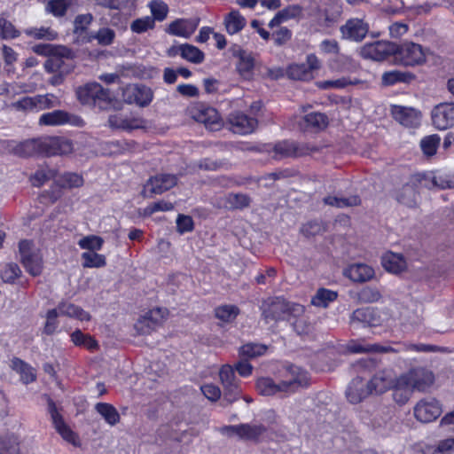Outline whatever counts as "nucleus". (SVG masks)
Here are the masks:
<instances>
[{
  "instance_id": "ddd939ff",
  "label": "nucleus",
  "mask_w": 454,
  "mask_h": 454,
  "mask_svg": "<svg viewBox=\"0 0 454 454\" xmlns=\"http://www.w3.org/2000/svg\"><path fill=\"white\" fill-rule=\"evenodd\" d=\"M434 127L445 130L454 127V102H444L436 105L431 111Z\"/></svg>"
},
{
  "instance_id": "e2e57ef3",
  "label": "nucleus",
  "mask_w": 454,
  "mask_h": 454,
  "mask_svg": "<svg viewBox=\"0 0 454 454\" xmlns=\"http://www.w3.org/2000/svg\"><path fill=\"white\" fill-rule=\"evenodd\" d=\"M55 176L54 170L49 168H42L31 176V183L34 186L40 187Z\"/></svg>"
},
{
  "instance_id": "8fccbe9b",
  "label": "nucleus",
  "mask_w": 454,
  "mask_h": 454,
  "mask_svg": "<svg viewBox=\"0 0 454 454\" xmlns=\"http://www.w3.org/2000/svg\"><path fill=\"white\" fill-rule=\"evenodd\" d=\"M182 59L193 64H200L205 59V54L198 47L184 43Z\"/></svg>"
},
{
  "instance_id": "69168bd1",
  "label": "nucleus",
  "mask_w": 454,
  "mask_h": 454,
  "mask_svg": "<svg viewBox=\"0 0 454 454\" xmlns=\"http://www.w3.org/2000/svg\"><path fill=\"white\" fill-rule=\"evenodd\" d=\"M59 316L57 309H52L46 313V321L43 327V333L46 335H52L58 329L59 321L58 317Z\"/></svg>"
},
{
  "instance_id": "9d476101",
  "label": "nucleus",
  "mask_w": 454,
  "mask_h": 454,
  "mask_svg": "<svg viewBox=\"0 0 454 454\" xmlns=\"http://www.w3.org/2000/svg\"><path fill=\"white\" fill-rule=\"evenodd\" d=\"M48 411L56 431L60 434L63 440L74 447L80 446V439L76 433L64 421L62 416L58 411L55 403L49 399Z\"/></svg>"
},
{
  "instance_id": "49530a36",
  "label": "nucleus",
  "mask_w": 454,
  "mask_h": 454,
  "mask_svg": "<svg viewBox=\"0 0 454 454\" xmlns=\"http://www.w3.org/2000/svg\"><path fill=\"white\" fill-rule=\"evenodd\" d=\"M397 200L409 207L416 206L417 194L415 188L411 184L403 185L396 195Z\"/></svg>"
},
{
  "instance_id": "412c9836",
  "label": "nucleus",
  "mask_w": 454,
  "mask_h": 454,
  "mask_svg": "<svg viewBox=\"0 0 454 454\" xmlns=\"http://www.w3.org/2000/svg\"><path fill=\"white\" fill-rule=\"evenodd\" d=\"M392 115L396 121L405 127H417L420 123L419 113L411 107L394 106Z\"/></svg>"
},
{
  "instance_id": "2eb2a0df",
  "label": "nucleus",
  "mask_w": 454,
  "mask_h": 454,
  "mask_svg": "<svg viewBox=\"0 0 454 454\" xmlns=\"http://www.w3.org/2000/svg\"><path fill=\"white\" fill-rule=\"evenodd\" d=\"M395 50V43L386 41H377L364 44L360 50V55L366 59L382 61L390 55H394Z\"/></svg>"
},
{
  "instance_id": "aec40b11",
  "label": "nucleus",
  "mask_w": 454,
  "mask_h": 454,
  "mask_svg": "<svg viewBox=\"0 0 454 454\" xmlns=\"http://www.w3.org/2000/svg\"><path fill=\"white\" fill-rule=\"evenodd\" d=\"M341 37L346 40L360 42L369 31V26L360 19H349L340 27Z\"/></svg>"
},
{
  "instance_id": "f8f14e48",
  "label": "nucleus",
  "mask_w": 454,
  "mask_h": 454,
  "mask_svg": "<svg viewBox=\"0 0 454 454\" xmlns=\"http://www.w3.org/2000/svg\"><path fill=\"white\" fill-rule=\"evenodd\" d=\"M219 377L224 389V400L229 403L238 400L240 397L241 389L233 368L229 364L223 365L219 372Z\"/></svg>"
},
{
  "instance_id": "ea45409f",
  "label": "nucleus",
  "mask_w": 454,
  "mask_h": 454,
  "mask_svg": "<svg viewBox=\"0 0 454 454\" xmlns=\"http://www.w3.org/2000/svg\"><path fill=\"white\" fill-rule=\"evenodd\" d=\"M239 312L240 310L236 305L224 304L215 308V316L223 323H231L236 319Z\"/></svg>"
},
{
  "instance_id": "774afa93",
  "label": "nucleus",
  "mask_w": 454,
  "mask_h": 454,
  "mask_svg": "<svg viewBox=\"0 0 454 454\" xmlns=\"http://www.w3.org/2000/svg\"><path fill=\"white\" fill-rule=\"evenodd\" d=\"M92 37L101 45H110L114 40L115 33L111 28L102 27Z\"/></svg>"
},
{
  "instance_id": "39448f33",
  "label": "nucleus",
  "mask_w": 454,
  "mask_h": 454,
  "mask_svg": "<svg viewBox=\"0 0 454 454\" xmlns=\"http://www.w3.org/2000/svg\"><path fill=\"white\" fill-rule=\"evenodd\" d=\"M402 384H406L415 392H427L434 382V374L425 367H414L399 375Z\"/></svg>"
},
{
  "instance_id": "6e6d98bb",
  "label": "nucleus",
  "mask_w": 454,
  "mask_h": 454,
  "mask_svg": "<svg viewBox=\"0 0 454 454\" xmlns=\"http://www.w3.org/2000/svg\"><path fill=\"white\" fill-rule=\"evenodd\" d=\"M84 268H100L106 265V257L94 252H84L82 254Z\"/></svg>"
},
{
  "instance_id": "473e14b6",
  "label": "nucleus",
  "mask_w": 454,
  "mask_h": 454,
  "mask_svg": "<svg viewBox=\"0 0 454 454\" xmlns=\"http://www.w3.org/2000/svg\"><path fill=\"white\" fill-rule=\"evenodd\" d=\"M377 312L372 308H362L356 309L351 317L353 323H361L364 325L375 326L380 321L376 316Z\"/></svg>"
},
{
  "instance_id": "e433bc0d",
  "label": "nucleus",
  "mask_w": 454,
  "mask_h": 454,
  "mask_svg": "<svg viewBox=\"0 0 454 454\" xmlns=\"http://www.w3.org/2000/svg\"><path fill=\"white\" fill-rule=\"evenodd\" d=\"M98 5L130 14L135 10L137 0H95Z\"/></svg>"
},
{
  "instance_id": "7ed1b4c3",
  "label": "nucleus",
  "mask_w": 454,
  "mask_h": 454,
  "mask_svg": "<svg viewBox=\"0 0 454 454\" xmlns=\"http://www.w3.org/2000/svg\"><path fill=\"white\" fill-rule=\"evenodd\" d=\"M262 317L269 321H292V317L303 315L304 307L301 304L290 302L282 297L270 299L263 302Z\"/></svg>"
},
{
  "instance_id": "cd10ccee",
  "label": "nucleus",
  "mask_w": 454,
  "mask_h": 454,
  "mask_svg": "<svg viewBox=\"0 0 454 454\" xmlns=\"http://www.w3.org/2000/svg\"><path fill=\"white\" fill-rule=\"evenodd\" d=\"M348 350L351 353H389L395 352L390 346L380 345L379 343H364L352 341L348 345Z\"/></svg>"
},
{
  "instance_id": "58836bf2",
  "label": "nucleus",
  "mask_w": 454,
  "mask_h": 454,
  "mask_svg": "<svg viewBox=\"0 0 454 454\" xmlns=\"http://www.w3.org/2000/svg\"><path fill=\"white\" fill-rule=\"evenodd\" d=\"M224 25L230 35L239 33L246 25V19L239 11H231L224 19Z\"/></svg>"
},
{
  "instance_id": "2f4dec72",
  "label": "nucleus",
  "mask_w": 454,
  "mask_h": 454,
  "mask_svg": "<svg viewBox=\"0 0 454 454\" xmlns=\"http://www.w3.org/2000/svg\"><path fill=\"white\" fill-rule=\"evenodd\" d=\"M19 436L13 433L0 434V454H21Z\"/></svg>"
},
{
  "instance_id": "09e8293b",
  "label": "nucleus",
  "mask_w": 454,
  "mask_h": 454,
  "mask_svg": "<svg viewBox=\"0 0 454 454\" xmlns=\"http://www.w3.org/2000/svg\"><path fill=\"white\" fill-rule=\"evenodd\" d=\"M440 142L441 137L439 135H429L421 139L420 148L427 157H431L436 153Z\"/></svg>"
},
{
  "instance_id": "f704fd0d",
  "label": "nucleus",
  "mask_w": 454,
  "mask_h": 454,
  "mask_svg": "<svg viewBox=\"0 0 454 454\" xmlns=\"http://www.w3.org/2000/svg\"><path fill=\"white\" fill-rule=\"evenodd\" d=\"M96 411L104 419L106 423L115 426L120 422V414L116 408L108 403H98L95 405Z\"/></svg>"
},
{
  "instance_id": "79ce46f5",
  "label": "nucleus",
  "mask_w": 454,
  "mask_h": 454,
  "mask_svg": "<svg viewBox=\"0 0 454 454\" xmlns=\"http://www.w3.org/2000/svg\"><path fill=\"white\" fill-rule=\"evenodd\" d=\"M424 454H454V437L439 440L434 446L427 447Z\"/></svg>"
},
{
  "instance_id": "f3484780",
  "label": "nucleus",
  "mask_w": 454,
  "mask_h": 454,
  "mask_svg": "<svg viewBox=\"0 0 454 454\" xmlns=\"http://www.w3.org/2000/svg\"><path fill=\"white\" fill-rule=\"evenodd\" d=\"M192 115L196 121L203 123L210 130H218L222 126L218 112L211 106L198 105L192 108Z\"/></svg>"
},
{
  "instance_id": "603ef678",
  "label": "nucleus",
  "mask_w": 454,
  "mask_h": 454,
  "mask_svg": "<svg viewBox=\"0 0 454 454\" xmlns=\"http://www.w3.org/2000/svg\"><path fill=\"white\" fill-rule=\"evenodd\" d=\"M253 69L254 59L246 52L241 53L237 64V70L239 74L245 79H249L252 76Z\"/></svg>"
},
{
  "instance_id": "6e6552de",
  "label": "nucleus",
  "mask_w": 454,
  "mask_h": 454,
  "mask_svg": "<svg viewBox=\"0 0 454 454\" xmlns=\"http://www.w3.org/2000/svg\"><path fill=\"white\" fill-rule=\"evenodd\" d=\"M168 316V310L163 308H154L141 316L134 328L137 334L146 335L155 331Z\"/></svg>"
},
{
  "instance_id": "a878e982",
  "label": "nucleus",
  "mask_w": 454,
  "mask_h": 454,
  "mask_svg": "<svg viewBox=\"0 0 454 454\" xmlns=\"http://www.w3.org/2000/svg\"><path fill=\"white\" fill-rule=\"evenodd\" d=\"M110 127L122 130L130 131L143 127L142 121L131 116L116 114L109 116Z\"/></svg>"
},
{
  "instance_id": "9b49d317",
  "label": "nucleus",
  "mask_w": 454,
  "mask_h": 454,
  "mask_svg": "<svg viewBox=\"0 0 454 454\" xmlns=\"http://www.w3.org/2000/svg\"><path fill=\"white\" fill-rule=\"evenodd\" d=\"M420 185L427 189H453L454 171H434L419 175Z\"/></svg>"
},
{
  "instance_id": "13d9d810",
  "label": "nucleus",
  "mask_w": 454,
  "mask_h": 454,
  "mask_svg": "<svg viewBox=\"0 0 454 454\" xmlns=\"http://www.w3.org/2000/svg\"><path fill=\"white\" fill-rule=\"evenodd\" d=\"M267 346L259 343H247L239 348V354L249 358L265 354Z\"/></svg>"
},
{
  "instance_id": "72a5a7b5",
  "label": "nucleus",
  "mask_w": 454,
  "mask_h": 454,
  "mask_svg": "<svg viewBox=\"0 0 454 454\" xmlns=\"http://www.w3.org/2000/svg\"><path fill=\"white\" fill-rule=\"evenodd\" d=\"M265 431L262 425L239 424L238 437L244 441H257Z\"/></svg>"
},
{
  "instance_id": "3c124183",
  "label": "nucleus",
  "mask_w": 454,
  "mask_h": 454,
  "mask_svg": "<svg viewBox=\"0 0 454 454\" xmlns=\"http://www.w3.org/2000/svg\"><path fill=\"white\" fill-rule=\"evenodd\" d=\"M287 74L291 79L307 81L312 79L313 75L309 72V67L306 64H293L287 69Z\"/></svg>"
},
{
  "instance_id": "4d7b16f0",
  "label": "nucleus",
  "mask_w": 454,
  "mask_h": 454,
  "mask_svg": "<svg viewBox=\"0 0 454 454\" xmlns=\"http://www.w3.org/2000/svg\"><path fill=\"white\" fill-rule=\"evenodd\" d=\"M93 21V16L90 13L79 14L74 18V35L80 36L86 32L89 26Z\"/></svg>"
},
{
  "instance_id": "6ab92c4d",
  "label": "nucleus",
  "mask_w": 454,
  "mask_h": 454,
  "mask_svg": "<svg viewBox=\"0 0 454 454\" xmlns=\"http://www.w3.org/2000/svg\"><path fill=\"white\" fill-rule=\"evenodd\" d=\"M227 123L233 133L247 135L255 129L257 120L241 112H233L229 114Z\"/></svg>"
},
{
  "instance_id": "bb28decb",
  "label": "nucleus",
  "mask_w": 454,
  "mask_h": 454,
  "mask_svg": "<svg viewBox=\"0 0 454 454\" xmlns=\"http://www.w3.org/2000/svg\"><path fill=\"white\" fill-rule=\"evenodd\" d=\"M345 274L354 282H365L373 278L374 270L367 264L356 263L350 265Z\"/></svg>"
},
{
  "instance_id": "423d86ee",
  "label": "nucleus",
  "mask_w": 454,
  "mask_h": 454,
  "mask_svg": "<svg viewBox=\"0 0 454 454\" xmlns=\"http://www.w3.org/2000/svg\"><path fill=\"white\" fill-rule=\"evenodd\" d=\"M394 56L397 63L405 67H414L426 61L423 47L419 43L408 41L399 45L395 44Z\"/></svg>"
},
{
  "instance_id": "a18cd8bd",
  "label": "nucleus",
  "mask_w": 454,
  "mask_h": 454,
  "mask_svg": "<svg viewBox=\"0 0 454 454\" xmlns=\"http://www.w3.org/2000/svg\"><path fill=\"white\" fill-rule=\"evenodd\" d=\"M337 298V293L325 289L320 288L317 290L316 294L311 299V303L317 307L325 308L330 302L335 301Z\"/></svg>"
},
{
  "instance_id": "f257e3e1",
  "label": "nucleus",
  "mask_w": 454,
  "mask_h": 454,
  "mask_svg": "<svg viewBox=\"0 0 454 454\" xmlns=\"http://www.w3.org/2000/svg\"><path fill=\"white\" fill-rule=\"evenodd\" d=\"M308 372L296 365L288 366L279 382L270 378H261L257 380L256 387L262 395L277 394H292L309 385Z\"/></svg>"
},
{
  "instance_id": "bf43d9fd",
  "label": "nucleus",
  "mask_w": 454,
  "mask_h": 454,
  "mask_svg": "<svg viewBox=\"0 0 454 454\" xmlns=\"http://www.w3.org/2000/svg\"><path fill=\"white\" fill-rule=\"evenodd\" d=\"M21 275V270L17 263L10 262L1 270V278L5 283H13Z\"/></svg>"
},
{
  "instance_id": "de8ad7c7",
  "label": "nucleus",
  "mask_w": 454,
  "mask_h": 454,
  "mask_svg": "<svg viewBox=\"0 0 454 454\" xmlns=\"http://www.w3.org/2000/svg\"><path fill=\"white\" fill-rule=\"evenodd\" d=\"M306 128H311L316 130H322L328 125V118L321 113H310L304 116Z\"/></svg>"
},
{
  "instance_id": "1a4fd4ad",
  "label": "nucleus",
  "mask_w": 454,
  "mask_h": 454,
  "mask_svg": "<svg viewBox=\"0 0 454 454\" xmlns=\"http://www.w3.org/2000/svg\"><path fill=\"white\" fill-rule=\"evenodd\" d=\"M398 376L391 368H383L375 372L367 381L372 395H380L390 390Z\"/></svg>"
},
{
  "instance_id": "c756f323",
  "label": "nucleus",
  "mask_w": 454,
  "mask_h": 454,
  "mask_svg": "<svg viewBox=\"0 0 454 454\" xmlns=\"http://www.w3.org/2000/svg\"><path fill=\"white\" fill-rule=\"evenodd\" d=\"M10 366L13 371L20 374V380L24 384H29L35 380L36 374L35 372V369L25 361L18 357H14L12 359Z\"/></svg>"
},
{
  "instance_id": "37998d69",
  "label": "nucleus",
  "mask_w": 454,
  "mask_h": 454,
  "mask_svg": "<svg viewBox=\"0 0 454 454\" xmlns=\"http://www.w3.org/2000/svg\"><path fill=\"white\" fill-rule=\"evenodd\" d=\"M57 184L62 188L73 189L82 186L84 180L83 177L77 173L67 172L57 179Z\"/></svg>"
},
{
  "instance_id": "338daca9",
  "label": "nucleus",
  "mask_w": 454,
  "mask_h": 454,
  "mask_svg": "<svg viewBox=\"0 0 454 454\" xmlns=\"http://www.w3.org/2000/svg\"><path fill=\"white\" fill-rule=\"evenodd\" d=\"M149 7L154 20L161 21L167 17L168 8L163 1L153 0L150 2Z\"/></svg>"
},
{
  "instance_id": "dca6fc26",
  "label": "nucleus",
  "mask_w": 454,
  "mask_h": 454,
  "mask_svg": "<svg viewBox=\"0 0 454 454\" xmlns=\"http://www.w3.org/2000/svg\"><path fill=\"white\" fill-rule=\"evenodd\" d=\"M39 124L45 126H60L65 124H71L74 126H82L83 120L77 116L71 114L63 110H54L52 112L43 114L39 118Z\"/></svg>"
},
{
  "instance_id": "a211bd4d",
  "label": "nucleus",
  "mask_w": 454,
  "mask_h": 454,
  "mask_svg": "<svg viewBox=\"0 0 454 454\" xmlns=\"http://www.w3.org/2000/svg\"><path fill=\"white\" fill-rule=\"evenodd\" d=\"M123 99L128 104L145 106L153 100V91L144 85L129 84L122 92Z\"/></svg>"
},
{
  "instance_id": "393cba45",
  "label": "nucleus",
  "mask_w": 454,
  "mask_h": 454,
  "mask_svg": "<svg viewBox=\"0 0 454 454\" xmlns=\"http://www.w3.org/2000/svg\"><path fill=\"white\" fill-rule=\"evenodd\" d=\"M70 54V51L66 48L58 49L44 63V68L48 73H64L70 71V67L66 65L64 56Z\"/></svg>"
},
{
  "instance_id": "c85d7f7f",
  "label": "nucleus",
  "mask_w": 454,
  "mask_h": 454,
  "mask_svg": "<svg viewBox=\"0 0 454 454\" xmlns=\"http://www.w3.org/2000/svg\"><path fill=\"white\" fill-rule=\"evenodd\" d=\"M56 309L60 316L75 318L80 321H90L91 318L90 315L81 307L67 301L59 302Z\"/></svg>"
},
{
  "instance_id": "4468645a",
  "label": "nucleus",
  "mask_w": 454,
  "mask_h": 454,
  "mask_svg": "<svg viewBox=\"0 0 454 454\" xmlns=\"http://www.w3.org/2000/svg\"><path fill=\"white\" fill-rule=\"evenodd\" d=\"M442 413L439 402L434 398H423L413 408V414L417 420L429 423L435 420Z\"/></svg>"
},
{
  "instance_id": "20e7f679",
  "label": "nucleus",
  "mask_w": 454,
  "mask_h": 454,
  "mask_svg": "<svg viewBox=\"0 0 454 454\" xmlns=\"http://www.w3.org/2000/svg\"><path fill=\"white\" fill-rule=\"evenodd\" d=\"M76 97L82 105L97 106L99 109L106 108L112 101L109 90L103 88L98 82H89L78 87Z\"/></svg>"
},
{
  "instance_id": "0e129e2a",
  "label": "nucleus",
  "mask_w": 454,
  "mask_h": 454,
  "mask_svg": "<svg viewBox=\"0 0 454 454\" xmlns=\"http://www.w3.org/2000/svg\"><path fill=\"white\" fill-rule=\"evenodd\" d=\"M104 240L102 238L95 235H90L81 239L78 245L82 249L90 250L93 252L95 250H100L103 246Z\"/></svg>"
},
{
  "instance_id": "4c0bfd02",
  "label": "nucleus",
  "mask_w": 454,
  "mask_h": 454,
  "mask_svg": "<svg viewBox=\"0 0 454 454\" xmlns=\"http://www.w3.org/2000/svg\"><path fill=\"white\" fill-rule=\"evenodd\" d=\"M391 389H393V399L399 405L405 404L413 394L409 386L402 384L400 376L397 377Z\"/></svg>"
},
{
  "instance_id": "0eeeda50",
  "label": "nucleus",
  "mask_w": 454,
  "mask_h": 454,
  "mask_svg": "<svg viewBox=\"0 0 454 454\" xmlns=\"http://www.w3.org/2000/svg\"><path fill=\"white\" fill-rule=\"evenodd\" d=\"M19 253L26 270L34 277L39 276L43 270V258L34 243L27 239L20 241Z\"/></svg>"
},
{
  "instance_id": "a19ab883",
  "label": "nucleus",
  "mask_w": 454,
  "mask_h": 454,
  "mask_svg": "<svg viewBox=\"0 0 454 454\" xmlns=\"http://www.w3.org/2000/svg\"><path fill=\"white\" fill-rule=\"evenodd\" d=\"M14 106L19 110L29 111V112H39L43 111L41 95H35L33 97H23L18 100Z\"/></svg>"
},
{
  "instance_id": "b1692460",
  "label": "nucleus",
  "mask_w": 454,
  "mask_h": 454,
  "mask_svg": "<svg viewBox=\"0 0 454 454\" xmlns=\"http://www.w3.org/2000/svg\"><path fill=\"white\" fill-rule=\"evenodd\" d=\"M199 20L195 19H180L171 22L167 29L170 35L188 38L197 29Z\"/></svg>"
},
{
  "instance_id": "4be33fe9",
  "label": "nucleus",
  "mask_w": 454,
  "mask_h": 454,
  "mask_svg": "<svg viewBox=\"0 0 454 454\" xmlns=\"http://www.w3.org/2000/svg\"><path fill=\"white\" fill-rule=\"evenodd\" d=\"M369 395H372V392L367 382H364L361 377L353 379L346 390L347 399L351 403H358Z\"/></svg>"
},
{
  "instance_id": "f03ea898",
  "label": "nucleus",
  "mask_w": 454,
  "mask_h": 454,
  "mask_svg": "<svg viewBox=\"0 0 454 454\" xmlns=\"http://www.w3.org/2000/svg\"><path fill=\"white\" fill-rule=\"evenodd\" d=\"M74 151L71 140L61 137H47L39 139L27 140L17 147V153L23 156H30L35 153L48 156L67 155Z\"/></svg>"
},
{
  "instance_id": "052dcab7",
  "label": "nucleus",
  "mask_w": 454,
  "mask_h": 454,
  "mask_svg": "<svg viewBox=\"0 0 454 454\" xmlns=\"http://www.w3.org/2000/svg\"><path fill=\"white\" fill-rule=\"evenodd\" d=\"M155 26L154 19L150 16H145L140 19L135 20L131 25L130 29L132 32L137 34H142L149 29H153Z\"/></svg>"
},
{
  "instance_id": "680f3d73",
  "label": "nucleus",
  "mask_w": 454,
  "mask_h": 454,
  "mask_svg": "<svg viewBox=\"0 0 454 454\" xmlns=\"http://www.w3.org/2000/svg\"><path fill=\"white\" fill-rule=\"evenodd\" d=\"M74 0H51L48 3L47 9L58 17L64 16L67 8L74 4Z\"/></svg>"
},
{
  "instance_id": "c9c22d12",
  "label": "nucleus",
  "mask_w": 454,
  "mask_h": 454,
  "mask_svg": "<svg viewBox=\"0 0 454 454\" xmlns=\"http://www.w3.org/2000/svg\"><path fill=\"white\" fill-rule=\"evenodd\" d=\"M414 79L415 75L413 74L398 70L385 72L381 77L382 83L386 86H391L398 82L408 83Z\"/></svg>"
},
{
  "instance_id": "864d4df0",
  "label": "nucleus",
  "mask_w": 454,
  "mask_h": 454,
  "mask_svg": "<svg viewBox=\"0 0 454 454\" xmlns=\"http://www.w3.org/2000/svg\"><path fill=\"white\" fill-rule=\"evenodd\" d=\"M324 202L336 207H347L358 205L360 203V199L357 196H351L348 198L328 196L324 199Z\"/></svg>"
},
{
  "instance_id": "c03bdc74",
  "label": "nucleus",
  "mask_w": 454,
  "mask_h": 454,
  "mask_svg": "<svg viewBox=\"0 0 454 454\" xmlns=\"http://www.w3.org/2000/svg\"><path fill=\"white\" fill-rule=\"evenodd\" d=\"M71 340L75 346L86 348L89 350H95L98 344L90 335L84 334L80 330H75L71 334Z\"/></svg>"
},
{
  "instance_id": "5fc2aeb1",
  "label": "nucleus",
  "mask_w": 454,
  "mask_h": 454,
  "mask_svg": "<svg viewBox=\"0 0 454 454\" xmlns=\"http://www.w3.org/2000/svg\"><path fill=\"white\" fill-rule=\"evenodd\" d=\"M274 157L278 159L297 155L295 144L289 141H281L274 145Z\"/></svg>"
},
{
  "instance_id": "7c9ffc66",
  "label": "nucleus",
  "mask_w": 454,
  "mask_h": 454,
  "mask_svg": "<svg viewBox=\"0 0 454 454\" xmlns=\"http://www.w3.org/2000/svg\"><path fill=\"white\" fill-rule=\"evenodd\" d=\"M382 266L388 272L398 274L405 270L406 262L402 254L387 253L382 257Z\"/></svg>"
},
{
  "instance_id": "5701e85b",
  "label": "nucleus",
  "mask_w": 454,
  "mask_h": 454,
  "mask_svg": "<svg viewBox=\"0 0 454 454\" xmlns=\"http://www.w3.org/2000/svg\"><path fill=\"white\" fill-rule=\"evenodd\" d=\"M176 184V176L170 174H160L149 179L146 188L149 189L152 193L161 194L174 187Z\"/></svg>"
}]
</instances>
